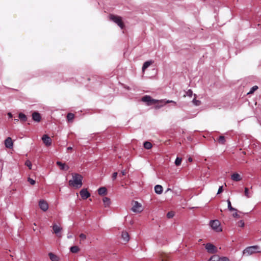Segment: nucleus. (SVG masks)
<instances>
[{"label": "nucleus", "mask_w": 261, "mask_h": 261, "mask_svg": "<svg viewBox=\"0 0 261 261\" xmlns=\"http://www.w3.org/2000/svg\"><path fill=\"white\" fill-rule=\"evenodd\" d=\"M72 176V179L69 181V185L77 189L80 188L83 185V176L78 173H73Z\"/></svg>", "instance_id": "nucleus-1"}, {"label": "nucleus", "mask_w": 261, "mask_h": 261, "mask_svg": "<svg viewBox=\"0 0 261 261\" xmlns=\"http://www.w3.org/2000/svg\"><path fill=\"white\" fill-rule=\"evenodd\" d=\"M259 247L257 245L251 246L246 248L243 251L244 254L251 255L255 253L260 252Z\"/></svg>", "instance_id": "nucleus-2"}, {"label": "nucleus", "mask_w": 261, "mask_h": 261, "mask_svg": "<svg viewBox=\"0 0 261 261\" xmlns=\"http://www.w3.org/2000/svg\"><path fill=\"white\" fill-rule=\"evenodd\" d=\"M210 225L213 229L217 232H220L222 231V229L220 226V223L219 220H211L210 222Z\"/></svg>", "instance_id": "nucleus-3"}, {"label": "nucleus", "mask_w": 261, "mask_h": 261, "mask_svg": "<svg viewBox=\"0 0 261 261\" xmlns=\"http://www.w3.org/2000/svg\"><path fill=\"white\" fill-rule=\"evenodd\" d=\"M110 20L116 23L121 29L123 28L124 24L120 17L113 15H111L110 16Z\"/></svg>", "instance_id": "nucleus-4"}, {"label": "nucleus", "mask_w": 261, "mask_h": 261, "mask_svg": "<svg viewBox=\"0 0 261 261\" xmlns=\"http://www.w3.org/2000/svg\"><path fill=\"white\" fill-rule=\"evenodd\" d=\"M141 100L142 101L146 102L147 106H150L152 104L156 103L159 101L158 100L152 98L149 95H145L143 96Z\"/></svg>", "instance_id": "nucleus-5"}, {"label": "nucleus", "mask_w": 261, "mask_h": 261, "mask_svg": "<svg viewBox=\"0 0 261 261\" xmlns=\"http://www.w3.org/2000/svg\"><path fill=\"white\" fill-rule=\"evenodd\" d=\"M132 211L135 213H140L143 211L142 205L138 201H135Z\"/></svg>", "instance_id": "nucleus-6"}, {"label": "nucleus", "mask_w": 261, "mask_h": 261, "mask_svg": "<svg viewBox=\"0 0 261 261\" xmlns=\"http://www.w3.org/2000/svg\"><path fill=\"white\" fill-rule=\"evenodd\" d=\"M205 249L207 252L210 253H215L217 252V249L215 245L211 243H207L205 246Z\"/></svg>", "instance_id": "nucleus-7"}, {"label": "nucleus", "mask_w": 261, "mask_h": 261, "mask_svg": "<svg viewBox=\"0 0 261 261\" xmlns=\"http://www.w3.org/2000/svg\"><path fill=\"white\" fill-rule=\"evenodd\" d=\"M39 206L41 210L46 212L48 208V204L44 200H40L39 201Z\"/></svg>", "instance_id": "nucleus-8"}, {"label": "nucleus", "mask_w": 261, "mask_h": 261, "mask_svg": "<svg viewBox=\"0 0 261 261\" xmlns=\"http://www.w3.org/2000/svg\"><path fill=\"white\" fill-rule=\"evenodd\" d=\"M42 140L46 146H49L51 145L52 140L47 135H43Z\"/></svg>", "instance_id": "nucleus-9"}, {"label": "nucleus", "mask_w": 261, "mask_h": 261, "mask_svg": "<svg viewBox=\"0 0 261 261\" xmlns=\"http://www.w3.org/2000/svg\"><path fill=\"white\" fill-rule=\"evenodd\" d=\"M208 261H229V259L227 257H220L217 255L212 256L208 260Z\"/></svg>", "instance_id": "nucleus-10"}, {"label": "nucleus", "mask_w": 261, "mask_h": 261, "mask_svg": "<svg viewBox=\"0 0 261 261\" xmlns=\"http://www.w3.org/2000/svg\"><path fill=\"white\" fill-rule=\"evenodd\" d=\"M80 194L83 199H87L90 196V193L88 191L87 189H82L80 192Z\"/></svg>", "instance_id": "nucleus-11"}, {"label": "nucleus", "mask_w": 261, "mask_h": 261, "mask_svg": "<svg viewBox=\"0 0 261 261\" xmlns=\"http://www.w3.org/2000/svg\"><path fill=\"white\" fill-rule=\"evenodd\" d=\"M5 145L6 147L11 148L13 147L12 140L10 137H8L5 141Z\"/></svg>", "instance_id": "nucleus-12"}, {"label": "nucleus", "mask_w": 261, "mask_h": 261, "mask_svg": "<svg viewBox=\"0 0 261 261\" xmlns=\"http://www.w3.org/2000/svg\"><path fill=\"white\" fill-rule=\"evenodd\" d=\"M32 119L34 121L39 122L41 120V116L38 112H35L32 114Z\"/></svg>", "instance_id": "nucleus-13"}, {"label": "nucleus", "mask_w": 261, "mask_h": 261, "mask_svg": "<svg viewBox=\"0 0 261 261\" xmlns=\"http://www.w3.org/2000/svg\"><path fill=\"white\" fill-rule=\"evenodd\" d=\"M56 164L60 167V169L62 170L67 171L69 169V167L65 164L62 163L61 162L57 161Z\"/></svg>", "instance_id": "nucleus-14"}, {"label": "nucleus", "mask_w": 261, "mask_h": 261, "mask_svg": "<svg viewBox=\"0 0 261 261\" xmlns=\"http://www.w3.org/2000/svg\"><path fill=\"white\" fill-rule=\"evenodd\" d=\"M121 236H122V239L123 240V241L124 242H125L126 243L128 242V241L129 240V234L127 232L123 231L122 232Z\"/></svg>", "instance_id": "nucleus-15"}, {"label": "nucleus", "mask_w": 261, "mask_h": 261, "mask_svg": "<svg viewBox=\"0 0 261 261\" xmlns=\"http://www.w3.org/2000/svg\"><path fill=\"white\" fill-rule=\"evenodd\" d=\"M53 229L54 232L56 234H58L62 230V228L56 224L53 225Z\"/></svg>", "instance_id": "nucleus-16"}, {"label": "nucleus", "mask_w": 261, "mask_h": 261, "mask_svg": "<svg viewBox=\"0 0 261 261\" xmlns=\"http://www.w3.org/2000/svg\"><path fill=\"white\" fill-rule=\"evenodd\" d=\"M154 191L158 194H161L163 192V187L162 186L157 185L154 187Z\"/></svg>", "instance_id": "nucleus-17"}, {"label": "nucleus", "mask_w": 261, "mask_h": 261, "mask_svg": "<svg viewBox=\"0 0 261 261\" xmlns=\"http://www.w3.org/2000/svg\"><path fill=\"white\" fill-rule=\"evenodd\" d=\"M231 178L232 180L236 181H240L242 179L240 175L237 173L232 174L231 176Z\"/></svg>", "instance_id": "nucleus-18"}, {"label": "nucleus", "mask_w": 261, "mask_h": 261, "mask_svg": "<svg viewBox=\"0 0 261 261\" xmlns=\"http://www.w3.org/2000/svg\"><path fill=\"white\" fill-rule=\"evenodd\" d=\"M18 117H19V119H20V121H21L22 122H25L27 121V116L22 113H19Z\"/></svg>", "instance_id": "nucleus-19"}, {"label": "nucleus", "mask_w": 261, "mask_h": 261, "mask_svg": "<svg viewBox=\"0 0 261 261\" xmlns=\"http://www.w3.org/2000/svg\"><path fill=\"white\" fill-rule=\"evenodd\" d=\"M97 192L98 194L100 195H105L107 193V189L104 187H100L97 190Z\"/></svg>", "instance_id": "nucleus-20"}, {"label": "nucleus", "mask_w": 261, "mask_h": 261, "mask_svg": "<svg viewBox=\"0 0 261 261\" xmlns=\"http://www.w3.org/2000/svg\"><path fill=\"white\" fill-rule=\"evenodd\" d=\"M48 255L51 261H59V257L54 253L50 252L49 253Z\"/></svg>", "instance_id": "nucleus-21"}, {"label": "nucleus", "mask_w": 261, "mask_h": 261, "mask_svg": "<svg viewBox=\"0 0 261 261\" xmlns=\"http://www.w3.org/2000/svg\"><path fill=\"white\" fill-rule=\"evenodd\" d=\"M152 62L151 61H148L144 63L142 66V70L144 71L147 68H148L151 64Z\"/></svg>", "instance_id": "nucleus-22"}, {"label": "nucleus", "mask_w": 261, "mask_h": 261, "mask_svg": "<svg viewBox=\"0 0 261 261\" xmlns=\"http://www.w3.org/2000/svg\"><path fill=\"white\" fill-rule=\"evenodd\" d=\"M103 202L105 207L109 206L111 203L110 199L108 197H105L103 198Z\"/></svg>", "instance_id": "nucleus-23"}, {"label": "nucleus", "mask_w": 261, "mask_h": 261, "mask_svg": "<svg viewBox=\"0 0 261 261\" xmlns=\"http://www.w3.org/2000/svg\"><path fill=\"white\" fill-rule=\"evenodd\" d=\"M144 147L146 149H150L152 145V144L148 141H145L143 144Z\"/></svg>", "instance_id": "nucleus-24"}, {"label": "nucleus", "mask_w": 261, "mask_h": 261, "mask_svg": "<svg viewBox=\"0 0 261 261\" xmlns=\"http://www.w3.org/2000/svg\"><path fill=\"white\" fill-rule=\"evenodd\" d=\"M80 249L78 246H73L70 248V251L72 253H77L79 251Z\"/></svg>", "instance_id": "nucleus-25"}, {"label": "nucleus", "mask_w": 261, "mask_h": 261, "mask_svg": "<svg viewBox=\"0 0 261 261\" xmlns=\"http://www.w3.org/2000/svg\"><path fill=\"white\" fill-rule=\"evenodd\" d=\"M227 205H228V209L230 211H237V210L235 208H233L231 206V202L229 199L227 200Z\"/></svg>", "instance_id": "nucleus-26"}, {"label": "nucleus", "mask_w": 261, "mask_h": 261, "mask_svg": "<svg viewBox=\"0 0 261 261\" xmlns=\"http://www.w3.org/2000/svg\"><path fill=\"white\" fill-rule=\"evenodd\" d=\"M74 118V115L73 113H69L67 115V119L68 122H71Z\"/></svg>", "instance_id": "nucleus-27"}, {"label": "nucleus", "mask_w": 261, "mask_h": 261, "mask_svg": "<svg viewBox=\"0 0 261 261\" xmlns=\"http://www.w3.org/2000/svg\"><path fill=\"white\" fill-rule=\"evenodd\" d=\"M218 142L220 144H224L225 143V139L223 136H220L218 139Z\"/></svg>", "instance_id": "nucleus-28"}, {"label": "nucleus", "mask_w": 261, "mask_h": 261, "mask_svg": "<svg viewBox=\"0 0 261 261\" xmlns=\"http://www.w3.org/2000/svg\"><path fill=\"white\" fill-rule=\"evenodd\" d=\"M181 158L177 157L174 162L176 166H179L181 164Z\"/></svg>", "instance_id": "nucleus-29"}, {"label": "nucleus", "mask_w": 261, "mask_h": 261, "mask_svg": "<svg viewBox=\"0 0 261 261\" xmlns=\"http://www.w3.org/2000/svg\"><path fill=\"white\" fill-rule=\"evenodd\" d=\"M258 89V87L257 86H253L250 90V91L248 92V94L253 93L255 90Z\"/></svg>", "instance_id": "nucleus-30"}, {"label": "nucleus", "mask_w": 261, "mask_h": 261, "mask_svg": "<svg viewBox=\"0 0 261 261\" xmlns=\"http://www.w3.org/2000/svg\"><path fill=\"white\" fill-rule=\"evenodd\" d=\"M192 102L196 106H199L201 103V101L198 100H196V98H194L192 100Z\"/></svg>", "instance_id": "nucleus-31"}, {"label": "nucleus", "mask_w": 261, "mask_h": 261, "mask_svg": "<svg viewBox=\"0 0 261 261\" xmlns=\"http://www.w3.org/2000/svg\"><path fill=\"white\" fill-rule=\"evenodd\" d=\"M28 181L29 182V183L32 185H35L36 181L35 180H34L33 179L30 178V177H29L28 178Z\"/></svg>", "instance_id": "nucleus-32"}, {"label": "nucleus", "mask_w": 261, "mask_h": 261, "mask_svg": "<svg viewBox=\"0 0 261 261\" xmlns=\"http://www.w3.org/2000/svg\"><path fill=\"white\" fill-rule=\"evenodd\" d=\"M244 193H245V195L247 197H250V196L249 195V190H248V188H245V190H244Z\"/></svg>", "instance_id": "nucleus-33"}, {"label": "nucleus", "mask_w": 261, "mask_h": 261, "mask_svg": "<svg viewBox=\"0 0 261 261\" xmlns=\"http://www.w3.org/2000/svg\"><path fill=\"white\" fill-rule=\"evenodd\" d=\"M174 215V213L173 212H169L167 214V217L168 218H172Z\"/></svg>", "instance_id": "nucleus-34"}, {"label": "nucleus", "mask_w": 261, "mask_h": 261, "mask_svg": "<svg viewBox=\"0 0 261 261\" xmlns=\"http://www.w3.org/2000/svg\"><path fill=\"white\" fill-rule=\"evenodd\" d=\"M25 165L27 167H28L29 168V169H31V168H32V163H31V162L30 161L27 160V161L25 162Z\"/></svg>", "instance_id": "nucleus-35"}, {"label": "nucleus", "mask_w": 261, "mask_h": 261, "mask_svg": "<svg viewBox=\"0 0 261 261\" xmlns=\"http://www.w3.org/2000/svg\"><path fill=\"white\" fill-rule=\"evenodd\" d=\"M244 222L243 220H240L238 223V225L239 227H243L244 226Z\"/></svg>", "instance_id": "nucleus-36"}, {"label": "nucleus", "mask_w": 261, "mask_h": 261, "mask_svg": "<svg viewBox=\"0 0 261 261\" xmlns=\"http://www.w3.org/2000/svg\"><path fill=\"white\" fill-rule=\"evenodd\" d=\"M192 95H193V91H192V90H191V89L188 90V91L187 92V95L189 97H192Z\"/></svg>", "instance_id": "nucleus-37"}, {"label": "nucleus", "mask_w": 261, "mask_h": 261, "mask_svg": "<svg viewBox=\"0 0 261 261\" xmlns=\"http://www.w3.org/2000/svg\"><path fill=\"white\" fill-rule=\"evenodd\" d=\"M165 103H173L174 105H177V103L175 101H174L173 100H166L165 101Z\"/></svg>", "instance_id": "nucleus-38"}, {"label": "nucleus", "mask_w": 261, "mask_h": 261, "mask_svg": "<svg viewBox=\"0 0 261 261\" xmlns=\"http://www.w3.org/2000/svg\"><path fill=\"white\" fill-rule=\"evenodd\" d=\"M117 175H118L117 172H115L113 173V174L112 175V177L113 180H114L116 179Z\"/></svg>", "instance_id": "nucleus-39"}, {"label": "nucleus", "mask_w": 261, "mask_h": 261, "mask_svg": "<svg viewBox=\"0 0 261 261\" xmlns=\"http://www.w3.org/2000/svg\"><path fill=\"white\" fill-rule=\"evenodd\" d=\"M80 238H81V239L82 240H85L86 239V236L85 234L84 233H81L80 234Z\"/></svg>", "instance_id": "nucleus-40"}, {"label": "nucleus", "mask_w": 261, "mask_h": 261, "mask_svg": "<svg viewBox=\"0 0 261 261\" xmlns=\"http://www.w3.org/2000/svg\"><path fill=\"white\" fill-rule=\"evenodd\" d=\"M222 191H223V186H220L219 189H218V190L217 194H219Z\"/></svg>", "instance_id": "nucleus-41"}, {"label": "nucleus", "mask_w": 261, "mask_h": 261, "mask_svg": "<svg viewBox=\"0 0 261 261\" xmlns=\"http://www.w3.org/2000/svg\"><path fill=\"white\" fill-rule=\"evenodd\" d=\"M233 217L239 218L240 216L238 214L237 211H235V213L232 214Z\"/></svg>", "instance_id": "nucleus-42"}, {"label": "nucleus", "mask_w": 261, "mask_h": 261, "mask_svg": "<svg viewBox=\"0 0 261 261\" xmlns=\"http://www.w3.org/2000/svg\"><path fill=\"white\" fill-rule=\"evenodd\" d=\"M8 116L9 118H11L13 117L12 113L10 112L8 113Z\"/></svg>", "instance_id": "nucleus-43"}, {"label": "nucleus", "mask_w": 261, "mask_h": 261, "mask_svg": "<svg viewBox=\"0 0 261 261\" xmlns=\"http://www.w3.org/2000/svg\"><path fill=\"white\" fill-rule=\"evenodd\" d=\"M121 173L122 175L123 176V175H125L126 174V172H125V170H122L121 171Z\"/></svg>", "instance_id": "nucleus-44"}, {"label": "nucleus", "mask_w": 261, "mask_h": 261, "mask_svg": "<svg viewBox=\"0 0 261 261\" xmlns=\"http://www.w3.org/2000/svg\"><path fill=\"white\" fill-rule=\"evenodd\" d=\"M72 237V234H71L68 233V234H67V238H68V239H70V238H71Z\"/></svg>", "instance_id": "nucleus-45"}, {"label": "nucleus", "mask_w": 261, "mask_h": 261, "mask_svg": "<svg viewBox=\"0 0 261 261\" xmlns=\"http://www.w3.org/2000/svg\"><path fill=\"white\" fill-rule=\"evenodd\" d=\"M72 149V147H70H70H68L67 148V150L68 151H69V150H71Z\"/></svg>", "instance_id": "nucleus-46"}, {"label": "nucleus", "mask_w": 261, "mask_h": 261, "mask_svg": "<svg viewBox=\"0 0 261 261\" xmlns=\"http://www.w3.org/2000/svg\"><path fill=\"white\" fill-rule=\"evenodd\" d=\"M188 160H189V162H191L192 161V159L191 158H189L188 159Z\"/></svg>", "instance_id": "nucleus-47"}, {"label": "nucleus", "mask_w": 261, "mask_h": 261, "mask_svg": "<svg viewBox=\"0 0 261 261\" xmlns=\"http://www.w3.org/2000/svg\"><path fill=\"white\" fill-rule=\"evenodd\" d=\"M160 108V107L159 106H156L155 107V109H159Z\"/></svg>", "instance_id": "nucleus-48"}, {"label": "nucleus", "mask_w": 261, "mask_h": 261, "mask_svg": "<svg viewBox=\"0 0 261 261\" xmlns=\"http://www.w3.org/2000/svg\"><path fill=\"white\" fill-rule=\"evenodd\" d=\"M14 120H15V121H18L19 120V119H14Z\"/></svg>", "instance_id": "nucleus-49"}, {"label": "nucleus", "mask_w": 261, "mask_h": 261, "mask_svg": "<svg viewBox=\"0 0 261 261\" xmlns=\"http://www.w3.org/2000/svg\"><path fill=\"white\" fill-rule=\"evenodd\" d=\"M170 190H171V189L170 188H168L167 190V191H170Z\"/></svg>", "instance_id": "nucleus-50"}]
</instances>
